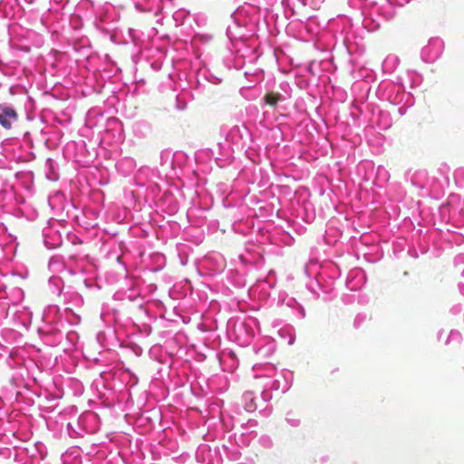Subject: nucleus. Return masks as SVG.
I'll use <instances>...</instances> for the list:
<instances>
[{
    "mask_svg": "<svg viewBox=\"0 0 464 464\" xmlns=\"http://www.w3.org/2000/svg\"><path fill=\"white\" fill-rule=\"evenodd\" d=\"M16 111L6 104H0V124L6 130H10L18 121Z\"/></svg>",
    "mask_w": 464,
    "mask_h": 464,
    "instance_id": "1",
    "label": "nucleus"
},
{
    "mask_svg": "<svg viewBox=\"0 0 464 464\" xmlns=\"http://www.w3.org/2000/svg\"><path fill=\"white\" fill-rule=\"evenodd\" d=\"M265 100L270 106H275L281 100V95L279 93L268 92L266 94Z\"/></svg>",
    "mask_w": 464,
    "mask_h": 464,
    "instance_id": "2",
    "label": "nucleus"
},
{
    "mask_svg": "<svg viewBox=\"0 0 464 464\" xmlns=\"http://www.w3.org/2000/svg\"><path fill=\"white\" fill-rule=\"evenodd\" d=\"M244 398L246 401H250V402L246 405V410L247 411H254L256 410V404L254 403V398L252 397V392H246L244 394Z\"/></svg>",
    "mask_w": 464,
    "mask_h": 464,
    "instance_id": "3",
    "label": "nucleus"
}]
</instances>
